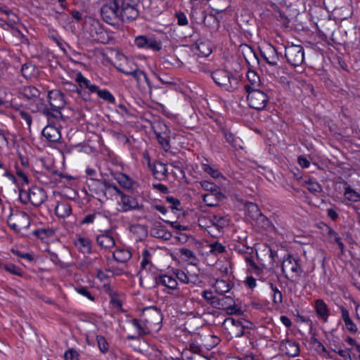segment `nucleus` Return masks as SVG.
I'll list each match as a JSON object with an SVG mask.
<instances>
[{"instance_id":"2f4dec72","label":"nucleus","mask_w":360,"mask_h":360,"mask_svg":"<svg viewBox=\"0 0 360 360\" xmlns=\"http://www.w3.org/2000/svg\"><path fill=\"white\" fill-rule=\"evenodd\" d=\"M221 195L220 192L205 194L202 196L203 202L210 207L216 206L219 202Z\"/></svg>"},{"instance_id":"6ab92c4d","label":"nucleus","mask_w":360,"mask_h":360,"mask_svg":"<svg viewBox=\"0 0 360 360\" xmlns=\"http://www.w3.org/2000/svg\"><path fill=\"white\" fill-rule=\"evenodd\" d=\"M280 350L288 356H296L300 353L298 344L295 341L285 340L281 342Z\"/></svg>"},{"instance_id":"c03bdc74","label":"nucleus","mask_w":360,"mask_h":360,"mask_svg":"<svg viewBox=\"0 0 360 360\" xmlns=\"http://www.w3.org/2000/svg\"><path fill=\"white\" fill-rule=\"evenodd\" d=\"M202 169L204 172L209 174L211 176L217 179L221 176L220 172L210 165L208 163H202Z\"/></svg>"},{"instance_id":"4d7b16f0","label":"nucleus","mask_w":360,"mask_h":360,"mask_svg":"<svg viewBox=\"0 0 360 360\" xmlns=\"http://www.w3.org/2000/svg\"><path fill=\"white\" fill-rule=\"evenodd\" d=\"M151 236L159 238H165L168 239L169 236V233H166L164 230L153 229L150 231Z\"/></svg>"},{"instance_id":"e433bc0d","label":"nucleus","mask_w":360,"mask_h":360,"mask_svg":"<svg viewBox=\"0 0 360 360\" xmlns=\"http://www.w3.org/2000/svg\"><path fill=\"white\" fill-rule=\"evenodd\" d=\"M6 15V18L4 19L7 22V25L11 28H13L14 25L19 22V18L13 13L11 10H2Z\"/></svg>"},{"instance_id":"13d9d810","label":"nucleus","mask_w":360,"mask_h":360,"mask_svg":"<svg viewBox=\"0 0 360 360\" xmlns=\"http://www.w3.org/2000/svg\"><path fill=\"white\" fill-rule=\"evenodd\" d=\"M175 278L176 280L179 279V281L183 283H188L190 282L188 276L182 270H176V271L175 272Z\"/></svg>"},{"instance_id":"9d476101","label":"nucleus","mask_w":360,"mask_h":360,"mask_svg":"<svg viewBox=\"0 0 360 360\" xmlns=\"http://www.w3.org/2000/svg\"><path fill=\"white\" fill-rule=\"evenodd\" d=\"M250 324V323L244 319L236 320L233 318H227L224 321V325L236 338L242 337L245 334V329L248 328Z\"/></svg>"},{"instance_id":"7c9ffc66","label":"nucleus","mask_w":360,"mask_h":360,"mask_svg":"<svg viewBox=\"0 0 360 360\" xmlns=\"http://www.w3.org/2000/svg\"><path fill=\"white\" fill-rule=\"evenodd\" d=\"M115 179L124 188L130 189L133 186L132 179L127 174L117 173L115 175Z\"/></svg>"},{"instance_id":"aec40b11","label":"nucleus","mask_w":360,"mask_h":360,"mask_svg":"<svg viewBox=\"0 0 360 360\" xmlns=\"http://www.w3.org/2000/svg\"><path fill=\"white\" fill-rule=\"evenodd\" d=\"M130 63L134 65L133 68H131L130 70H127V68L124 67H119L117 68L118 70L125 75L133 76L138 82H140L141 77L142 76L144 78V80L146 81V84L148 86H150V80L147 75L144 72L139 70L137 65L134 64L133 62H130Z\"/></svg>"},{"instance_id":"49530a36","label":"nucleus","mask_w":360,"mask_h":360,"mask_svg":"<svg viewBox=\"0 0 360 360\" xmlns=\"http://www.w3.org/2000/svg\"><path fill=\"white\" fill-rule=\"evenodd\" d=\"M153 252H154L153 250H152V252H151V251H150L149 250H147V249H144L143 250V252H142V260H141V265L142 268L145 269L147 265L150 264V262H151V257H152V253Z\"/></svg>"},{"instance_id":"6e6552de","label":"nucleus","mask_w":360,"mask_h":360,"mask_svg":"<svg viewBox=\"0 0 360 360\" xmlns=\"http://www.w3.org/2000/svg\"><path fill=\"white\" fill-rule=\"evenodd\" d=\"M7 223L13 230L19 233L29 228L30 220L25 212H16L8 217Z\"/></svg>"},{"instance_id":"5fc2aeb1","label":"nucleus","mask_w":360,"mask_h":360,"mask_svg":"<svg viewBox=\"0 0 360 360\" xmlns=\"http://www.w3.org/2000/svg\"><path fill=\"white\" fill-rule=\"evenodd\" d=\"M110 303L112 304V306L117 309H120L122 305V300L117 296V295L115 292L110 291Z\"/></svg>"},{"instance_id":"79ce46f5","label":"nucleus","mask_w":360,"mask_h":360,"mask_svg":"<svg viewBox=\"0 0 360 360\" xmlns=\"http://www.w3.org/2000/svg\"><path fill=\"white\" fill-rule=\"evenodd\" d=\"M224 137L228 143L231 144V146L235 148H240V140L238 138L234 136V135L228 131H224Z\"/></svg>"},{"instance_id":"f8f14e48","label":"nucleus","mask_w":360,"mask_h":360,"mask_svg":"<svg viewBox=\"0 0 360 360\" xmlns=\"http://www.w3.org/2000/svg\"><path fill=\"white\" fill-rule=\"evenodd\" d=\"M134 44L140 49H151L153 51H160L162 49V44L160 41L153 37H147L143 35L136 37Z\"/></svg>"},{"instance_id":"a18cd8bd","label":"nucleus","mask_w":360,"mask_h":360,"mask_svg":"<svg viewBox=\"0 0 360 360\" xmlns=\"http://www.w3.org/2000/svg\"><path fill=\"white\" fill-rule=\"evenodd\" d=\"M210 252L217 255L218 254L223 253L225 252V247L219 242H214L209 245Z\"/></svg>"},{"instance_id":"680f3d73","label":"nucleus","mask_w":360,"mask_h":360,"mask_svg":"<svg viewBox=\"0 0 360 360\" xmlns=\"http://www.w3.org/2000/svg\"><path fill=\"white\" fill-rule=\"evenodd\" d=\"M333 351L343 358L344 360H352V356L350 354L351 349H333Z\"/></svg>"},{"instance_id":"cd10ccee","label":"nucleus","mask_w":360,"mask_h":360,"mask_svg":"<svg viewBox=\"0 0 360 360\" xmlns=\"http://www.w3.org/2000/svg\"><path fill=\"white\" fill-rule=\"evenodd\" d=\"M71 207L67 202H60L55 207L56 214L60 218L68 217L71 213Z\"/></svg>"},{"instance_id":"c85d7f7f","label":"nucleus","mask_w":360,"mask_h":360,"mask_svg":"<svg viewBox=\"0 0 360 360\" xmlns=\"http://www.w3.org/2000/svg\"><path fill=\"white\" fill-rule=\"evenodd\" d=\"M234 300L231 296H225L221 298L216 297V300L212 302V306L216 309H224L229 305H233Z\"/></svg>"},{"instance_id":"473e14b6","label":"nucleus","mask_w":360,"mask_h":360,"mask_svg":"<svg viewBox=\"0 0 360 360\" xmlns=\"http://www.w3.org/2000/svg\"><path fill=\"white\" fill-rule=\"evenodd\" d=\"M131 256L132 255L131 252L125 249L117 250L113 252V258L116 261L122 263L128 261L131 257Z\"/></svg>"},{"instance_id":"72a5a7b5","label":"nucleus","mask_w":360,"mask_h":360,"mask_svg":"<svg viewBox=\"0 0 360 360\" xmlns=\"http://www.w3.org/2000/svg\"><path fill=\"white\" fill-rule=\"evenodd\" d=\"M35 107L32 108V112H39L47 117H53V114L51 109L48 108L44 102L41 99L36 101Z\"/></svg>"},{"instance_id":"c9c22d12","label":"nucleus","mask_w":360,"mask_h":360,"mask_svg":"<svg viewBox=\"0 0 360 360\" xmlns=\"http://www.w3.org/2000/svg\"><path fill=\"white\" fill-rule=\"evenodd\" d=\"M21 72L24 77L30 79L37 75V70L35 65L26 63L22 66Z\"/></svg>"},{"instance_id":"4be33fe9","label":"nucleus","mask_w":360,"mask_h":360,"mask_svg":"<svg viewBox=\"0 0 360 360\" xmlns=\"http://www.w3.org/2000/svg\"><path fill=\"white\" fill-rule=\"evenodd\" d=\"M98 245L103 249L110 250L115 245V239L110 232H104L96 238Z\"/></svg>"},{"instance_id":"ddd939ff","label":"nucleus","mask_w":360,"mask_h":360,"mask_svg":"<svg viewBox=\"0 0 360 360\" xmlns=\"http://www.w3.org/2000/svg\"><path fill=\"white\" fill-rule=\"evenodd\" d=\"M49 102L51 107V111H59L65 105L64 94L58 89L51 90L48 94Z\"/></svg>"},{"instance_id":"f03ea898","label":"nucleus","mask_w":360,"mask_h":360,"mask_svg":"<svg viewBox=\"0 0 360 360\" xmlns=\"http://www.w3.org/2000/svg\"><path fill=\"white\" fill-rule=\"evenodd\" d=\"M211 77L215 84L225 91H232L237 88L238 79L229 71L219 69L212 72Z\"/></svg>"},{"instance_id":"69168bd1","label":"nucleus","mask_w":360,"mask_h":360,"mask_svg":"<svg viewBox=\"0 0 360 360\" xmlns=\"http://www.w3.org/2000/svg\"><path fill=\"white\" fill-rule=\"evenodd\" d=\"M160 173L162 175H166L167 173V170L166 168V165L162 163H158L155 165L154 167V174H158Z\"/></svg>"},{"instance_id":"8fccbe9b","label":"nucleus","mask_w":360,"mask_h":360,"mask_svg":"<svg viewBox=\"0 0 360 360\" xmlns=\"http://www.w3.org/2000/svg\"><path fill=\"white\" fill-rule=\"evenodd\" d=\"M97 94L101 98L106 101H108L109 103H114L115 101V97L111 94V93L109 91L106 89H99Z\"/></svg>"},{"instance_id":"052dcab7","label":"nucleus","mask_w":360,"mask_h":360,"mask_svg":"<svg viewBox=\"0 0 360 360\" xmlns=\"http://www.w3.org/2000/svg\"><path fill=\"white\" fill-rule=\"evenodd\" d=\"M65 360H79L78 352L73 349H70L64 354Z\"/></svg>"},{"instance_id":"a878e982","label":"nucleus","mask_w":360,"mask_h":360,"mask_svg":"<svg viewBox=\"0 0 360 360\" xmlns=\"http://www.w3.org/2000/svg\"><path fill=\"white\" fill-rule=\"evenodd\" d=\"M20 94L27 99L37 98L39 91L33 86H23L19 89Z\"/></svg>"},{"instance_id":"f704fd0d","label":"nucleus","mask_w":360,"mask_h":360,"mask_svg":"<svg viewBox=\"0 0 360 360\" xmlns=\"http://www.w3.org/2000/svg\"><path fill=\"white\" fill-rule=\"evenodd\" d=\"M214 288L217 293L223 295L230 291L231 287L229 282L224 280H217Z\"/></svg>"},{"instance_id":"dca6fc26","label":"nucleus","mask_w":360,"mask_h":360,"mask_svg":"<svg viewBox=\"0 0 360 360\" xmlns=\"http://www.w3.org/2000/svg\"><path fill=\"white\" fill-rule=\"evenodd\" d=\"M113 195L120 196V200L119 201V210L120 212H128L129 210L139 209V203L134 197L124 195L121 191L120 193H113Z\"/></svg>"},{"instance_id":"864d4df0","label":"nucleus","mask_w":360,"mask_h":360,"mask_svg":"<svg viewBox=\"0 0 360 360\" xmlns=\"http://www.w3.org/2000/svg\"><path fill=\"white\" fill-rule=\"evenodd\" d=\"M201 350L202 349L198 345L193 342L190 344L189 349L188 350H185L183 354L184 355V353L188 352L187 355L195 356L197 354H200V353L201 352Z\"/></svg>"},{"instance_id":"9b49d317","label":"nucleus","mask_w":360,"mask_h":360,"mask_svg":"<svg viewBox=\"0 0 360 360\" xmlns=\"http://www.w3.org/2000/svg\"><path fill=\"white\" fill-rule=\"evenodd\" d=\"M281 268L285 276L288 279L299 276L302 272L297 260L290 255L283 259Z\"/></svg>"},{"instance_id":"bb28decb","label":"nucleus","mask_w":360,"mask_h":360,"mask_svg":"<svg viewBox=\"0 0 360 360\" xmlns=\"http://www.w3.org/2000/svg\"><path fill=\"white\" fill-rule=\"evenodd\" d=\"M131 325L136 329V333L139 336H143L150 333L143 319H134L131 321Z\"/></svg>"},{"instance_id":"774afa93","label":"nucleus","mask_w":360,"mask_h":360,"mask_svg":"<svg viewBox=\"0 0 360 360\" xmlns=\"http://www.w3.org/2000/svg\"><path fill=\"white\" fill-rule=\"evenodd\" d=\"M202 296L211 305L212 302L216 300V297L213 295L212 292L210 290H204Z\"/></svg>"},{"instance_id":"a19ab883","label":"nucleus","mask_w":360,"mask_h":360,"mask_svg":"<svg viewBox=\"0 0 360 360\" xmlns=\"http://www.w3.org/2000/svg\"><path fill=\"white\" fill-rule=\"evenodd\" d=\"M210 221L213 226H217L218 229L223 228L228 224V220L225 217L217 215H213L210 219Z\"/></svg>"},{"instance_id":"b1692460","label":"nucleus","mask_w":360,"mask_h":360,"mask_svg":"<svg viewBox=\"0 0 360 360\" xmlns=\"http://www.w3.org/2000/svg\"><path fill=\"white\" fill-rule=\"evenodd\" d=\"M42 135L50 142H56L61 137L58 129L53 125H47L42 130Z\"/></svg>"},{"instance_id":"58836bf2","label":"nucleus","mask_w":360,"mask_h":360,"mask_svg":"<svg viewBox=\"0 0 360 360\" xmlns=\"http://www.w3.org/2000/svg\"><path fill=\"white\" fill-rule=\"evenodd\" d=\"M344 195L349 201L360 202V193L349 186L345 188Z\"/></svg>"},{"instance_id":"3c124183","label":"nucleus","mask_w":360,"mask_h":360,"mask_svg":"<svg viewBox=\"0 0 360 360\" xmlns=\"http://www.w3.org/2000/svg\"><path fill=\"white\" fill-rule=\"evenodd\" d=\"M202 188L205 189V191H210L209 193H213L218 191V186L208 181H202L200 182Z\"/></svg>"},{"instance_id":"7ed1b4c3","label":"nucleus","mask_w":360,"mask_h":360,"mask_svg":"<svg viewBox=\"0 0 360 360\" xmlns=\"http://www.w3.org/2000/svg\"><path fill=\"white\" fill-rule=\"evenodd\" d=\"M86 184L89 191L94 193L100 200L103 198L108 199V196L113 193H120V190L116 186L101 180L90 179L87 180Z\"/></svg>"},{"instance_id":"412c9836","label":"nucleus","mask_w":360,"mask_h":360,"mask_svg":"<svg viewBox=\"0 0 360 360\" xmlns=\"http://www.w3.org/2000/svg\"><path fill=\"white\" fill-rule=\"evenodd\" d=\"M262 56L268 64L276 66L278 64L279 56L276 49L271 45H267L262 51Z\"/></svg>"},{"instance_id":"ea45409f","label":"nucleus","mask_w":360,"mask_h":360,"mask_svg":"<svg viewBox=\"0 0 360 360\" xmlns=\"http://www.w3.org/2000/svg\"><path fill=\"white\" fill-rule=\"evenodd\" d=\"M247 212L250 217L256 219L258 217L261 216L262 214L257 205L252 202L247 204Z\"/></svg>"},{"instance_id":"a211bd4d","label":"nucleus","mask_w":360,"mask_h":360,"mask_svg":"<svg viewBox=\"0 0 360 360\" xmlns=\"http://www.w3.org/2000/svg\"><path fill=\"white\" fill-rule=\"evenodd\" d=\"M314 307L317 317L324 323L328 322L330 311L326 302L321 299L316 300Z\"/></svg>"},{"instance_id":"5701e85b","label":"nucleus","mask_w":360,"mask_h":360,"mask_svg":"<svg viewBox=\"0 0 360 360\" xmlns=\"http://www.w3.org/2000/svg\"><path fill=\"white\" fill-rule=\"evenodd\" d=\"M247 79L248 84L245 85V89L246 91L257 89V88L261 85V79L259 75L254 70H249L247 72Z\"/></svg>"},{"instance_id":"20e7f679","label":"nucleus","mask_w":360,"mask_h":360,"mask_svg":"<svg viewBox=\"0 0 360 360\" xmlns=\"http://www.w3.org/2000/svg\"><path fill=\"white\" fill-rule=\"evenodd\" d=\"M120 9L117 0H110L102 6L101 15L103 21L106 23L115 25L123 22L124 18L120 15Z\"/></svg>"},{"instance_id":"39448f33","label":"nucleus","mask_w":360,"mask_h":360,"mask_svg":"<svg viewBox=\"0 0 360 360\" xmlns=\"http://www.w3.org/2000/svg\"><path fill=\"white\" fill-rule=\"evenodd\" d=\"M120 9V15L124 21H132L139 15L140 0H117Z\"/></svg>"},{"instance_id":"f257e3e1","label":"nucleus","mask_w":360,"mask_h":360,"mask_svg":"<svg viewBox=\"0 0 360 360\" xmlns=\"http://www.w3.org/2000/svg\"><path fill=\"white\" fill-rule=\"evenodd\" d=\"M156 283L158 285L165 287L163 291L165 293L179 298H185L190 292L186 288H181L178 286V283L174 276L168 274L160 275L156 278Z\"/></svg>"},{"instance_id":"c756f323","label":"nucleus","mask_w":360,"mask_h":360,"mask_svg":"<svg viewBox=\"0 0 360 360\" xmlns=\"http://www.w3.org/2000/svg\"><path fill=\"white\" fill-rule=\"evenodd\" d=\"M75 246L83 253H90L91 251V243L87 238L80 237L75 242Z\"/></svg>"},{"instance_id":"4468645a","label":"nucleus","mask_w":360,"mask_h":360,"mask_svg":"<svg viewBox=\"0 0 360 360\" xmlns=\"http://www.w3.org/2000/svg\"><path fill=\"white\" fill-rule=\"evenodd\" d=\"M155 134L158 140L159 143L163 149L167 151L169 148L170 130L167 125L164 124H158L155 128Z\"/></svg>"},{"instance_id":"423d86ee","label":"nucleus","mask_w":360,"mask_h":360,"mask_svg":"<svg viewBox=\"0 0 360 360\" xmlns=\"http://www.w3.org/2000/svg\"><path fill=\"white\" fill-rule=\"evenodd\" d=\"M248 105L253 109L262 110L265 108L269 97L267 94L260 89H253L246 91Z\"/></svg>"},{"instance_id":"e2e57ef3","label":"nucleus","mask_w":360,"mask_h":360,"mask_svg":"<svg viewBox=\"0 0 360 360\" xmlns=\"http://www.w3.org/2000/svg\"><path fill=\"white\" fill-rule=\"evenodd\" d=\"M344 323L347 330H349V332L356 333L358 331V328L356 325L353 322V321L351 319L345 320Z\"/></svg>"},{"instance_id":"393cba45","label":"nucleus","mask_w":360,"mask_h":360,"mask_svg":"<svg viewBox=\"0 0 360 360\" xmlns=\"http://www.w3.org/2000/svg\"><path fill=\"white\" fill-rule=\"evenodd\" d=\"M195 49L199 52V55L207 57L212 51V46L208 40H198L195 44Z\"/></svg>"},{"instance_id":"4c0bfd02","label":"nucleus","mask_w":360,"mask_h":360,"mask_svg":"<svg viewBox=\"0 0 360 360\" xmlns=\"http://www.w3.org/2000/svg\"><path fill=\"white\" fill-rule=\"evenodd\" d=\"M230 0H212V8L217 13L226 11L230 6Z\"/></svg>"},{"instance_id":"bf43d9fd","label":"nucleus","mask_w":360,"mask_h":360,"mask_svg":"<svg viewBox=\"0 0 360 360\" xmlns=\"http://www.w3.org/2000/svg\"><path fill=\"white\" fill-rule=\"evenodd\" d=\"M307 188L311 193H319L321 191V186L317 183L312 181L307 182Z\"/></svg>"},{"instance_id":"37998d69","label":"nucleus","mask_w":360,"mask_h":360,"mask_svg":"<svg viewBox=\"0 0 360 360\" xmlns=\"http://www.w3.org/2000/svg\"><path fill=\"white\" fill-rule=\"evenodd\" d=\"M269 285L273 292V302L277 305L281 304L283 302L281 292L273 283H270Z\"/></svg>"},{"instance_id":"f3484780","label":"nucleus","mask_w":360,"mask_h":360,"mask_svg":"<svg viewBox=\"0 0 360 360\" xmlns=\"http://www.w3.org/2000/svg\"><path fill=\"white\" fill-rule=\"evenodd\" d=\"M277 257V253L273 250L269 246L266 245L264 248L257 254V258L259 259L263 263L262 266H273Z\"/></svg>"},{"instance_id":"338daca9","label":"nucleus","mask_w":360,"mask_h":360,"mask_svg":"<svg viewBox=\"0 0 360 360\" xmlns=\"http://www.w3.org/2000/svg\"><path fill=\"white\" fill-rule=\"evenodd\" d=\"M245 262L246 263L250 265L254 270L255 271V274H260V272L262 271V269H260V267H259L256 264L255 262L253 261V259H252V257H247L245 258Z\"/></svg>"},{"instance_id":"603ef678","label":"nucleus","mask_w":360,"mask_h":360,"mask_svg":"<svg viewBox=\"0 0 360 360\" xmlns=\"http://www.w3.org/2000/svg\"><path fill=\"white\" fill-rule=\"evenodd\" d=\"M98 347L102 353H106L108 351V344L105 338L98 335L96 337Z\"/></svg>"},{"instance_id":"0eeeda50","label":"nucleus","mask_w":360,"mask_h":360,"mask_svg":"<svg viewBox=\"0 0 360 360\" xmlns=\"http://www.w3.org/2000/svg\"><path fill=\"white\" fill-rule=\"evenodd\" d=\"M23 198L27 199L34 206L38 207L46 200V195L43 188L38 186H32L28 191H20V199L24 203H26L27 200H23Z\"/></svg>"},{"instance_id":"de8ad7c7","label":"nucleus","mask_w":360,"mask_h":360,"mask_svg":"<svg viewBox=\"0 0 360 360\" xmlns=\"http://www.w3.org/2000/svg\"><path fill=\"white\" fill-rule=\"evenodd\" d=\"M166 202L169 203V208L172 210L180 211L181 210L180 201L174 197L167 196L165 198Z\"/></svg>"},{"instance_id":"0e129e2a","label":"nucleus","mask_w":360,"mask_h":360,"mask_svg":"<svg viewBox=\"0 0 360 360\" xmlns=\"http://www.w3.org/2000/svg\"><path fill=\"white\" fill-rule=\"evenodd\" d=\"M224 310H226V312L229 315L232 314H240L241 312V310L239 307H238L235 303L233 305H229L226 308H225Z\"/></svg>"},{"instance_id":"1a4fd4ad","label":"nucleus","mask_w":360,"mask_h":360,"mask_svg":"<svg viewBox=\"0 0 360 360\" xmlns=\"http://www.w3.org/2000/svg\"><path fill=\"white\" fill-rule=\"evenodd\" d=\"M285 56L292 66H299L304 61V49L300 45H289L285 47Z\"/></svg>"},{"instance_id":"09e8293b","label":"nucleus","mask_w":360,"mask_h":360,"mask_svg":"<svg viewBox=\"0 0 360 360\" xmlns=\"http://www.w3.org/2000/svg\"><path fill=\"white\" fill-rule=\"evenodd\" d=\"M3 267L6 271L9 272L11 274L16 275L18 276H22V271L13 264H4L3 265Z\"/></svg>"},{"instance_id":"2eb2a0df","label":"nucleus","mask_w":360,"mask_h":360,"mask_svg":"<svg viewBox=\"0 0 360 360\" xmlns=\"http://www.w3.org/2000/svg\"><path fill=\"white\" fill-rule=\"evenodd\" d=\"M141 318L150 332L159 326L161 320L160 313L153 309L145 310L141 315Z\"/></svg>"},{"instance_id":"6e6d98bb","label":"nucleus","mask_w":360,"mask_h":360,"mask_svg":"<svg viewBox=\"0 0 360 360\" xmlns=\"http://www.w3.org/2000/svg\"><path fill=\"white\" fill-rule=\"evenodd\" d=\"M76 81L78 82L81 88H86L91 85V82L89 79L84 77L81 73L77 74Z\"/></svg>"}]
</instances>
